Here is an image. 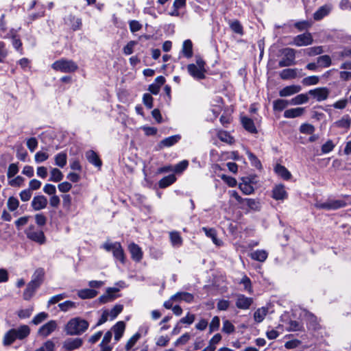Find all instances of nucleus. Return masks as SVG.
<instances>
[{"label": "nucleus", "instance_id": "obj_1", "mask_svg": "<svg viewBox=\"0 0 351 351\" xmlns=\"http://www.w3.org/2000/svg\"><path fill=\"white\" fill-rule=\"evenodd\" d=\"M30 334V328L27 325H21L17 328H12L6 332L3 338V345L9 346L16 339L23 340Z\"/></svg>", "mask_w": 351, "mask_h": 351}, {"label": "nucleus", "instance_id": "obj_2", "mask_svg": "<svg viewBox=\"0 0 351 351\" xmlns=\"http://www.w3.org/2000/svg\"><path fill=\"white\" fill-rule=\"evenodd\" d=\"M88 322L80 317H75L69 321L65 331L69 335H80L88 328Z\"/></svg>", "mask_w": 351, "mask_h": 351}, {"label": "nucleus", "instance_id": "obj_3", "mask_svg": "<svg viewBox=\"0 0 351 351\" xmlns=\"http://www.w3.org/2000/svg\"><path fill=\"white\" fill-rule=\"evenodd\" d=\"M51 67L62 73H73L78 69V66L74 61L64 58L55 61Z\"/></svg>", "mask_w": 351, "mask_h": 351}, {"label": "nucleus", "instance_id": "obj_4", "mask_svg": "<svg viewBox=\"0 0 351 351\" xmlns=\"http://www.w3.org/2000/svg\"><path fill=\"white\" fill-rule=\"evenodd\" d=\"M103 248L107 252H112L115 259L119 261L124 264L125 262V256L123 249L119 242L109 243L106 242L103 245Z\"/></svg>", "mask_w": 351, "mask_h": 351}, {"label": "nucleus", "instance_id": "obj_5", "mask_svg": "<svg viewBox=\"0 0 351 351\" xmlns=\"http://www.w3.org/2000/svg\"><path fill=\"white\" fill-rule=\"evenodd\" d=\"M296 51L292 48H285L282 50V58L279 61L280 67H287L295 64Z\"/></svg>", "mask_w": 351, "mask_h": 351}, {"label": "nucleus", "instance_id": "obj_6", "mask_svg": "<svg viewBox=\"0 0 351 351\" xmlns=\"http://www.w3.org/2000/svg\"><path fill=\"white\" fill-rule=\"evenodd\" d=\"M27 237L39 244L45 243V237L44 232L40 230H37L34 226H29L25 231Z\"/></svg>", "mask_w": 351, "mask_h": 351}, {"label": "nucleus", "instance_id": "obj_7", "mask_svg": "<svg viewBox=\"0 0 351 351\" xmlns=\"http://www.w3.org/2000/svg\"><path fill=\"white\" fill-rule=\"evenodd\" d=\"M347 206V203L343 199H331L326 202L316 204V207L326 210H337Z\"/></svg>", "mask_w": 351, "mask_h": 351}, {"label": "nucleus", "instance_id": "obj_8", "mask_svg": "<svg viewBox=\"0 0 351 351\" xmlns=\"http://www.w3.org/2000/svg\"><path fill=\"white\" fill-rule=\"evenodd\" d=\"M313 38L311 33L306 32L302 34L298 35L293 38L291 45L297 47L308 46L313 43Z\"/></svg>", "mask_w": 351, "mask_h": 351}, {"label": "nucleus", "instance_id": "obj_9", "mask_svg": "<svg viewBox=\"0 0 351 351\" xmlns=\"http://www.w3.org/2000/svg\"><path fill=\"white\" fill-rule=\"evenodd\" d=\"M329 93V90L326 87L310 90L308 93V94L315 98L317 101L326 100L328 97Z\"/></svg>", "mask_w": 351, "mask_h": 351}, {"label": "nucleus", "instance_id": "obj_10", "mask_svg": "<svg viewBox=\"0 0 351 351\" xmlns=\"http://www.w3.org/2000/svg\"><path fill=\"white\" fill-rule=\"evenodd\" d=\"M119 289L115 287H109L107 289L106 293L101 295L98 300L101 304H106L109 302L113 301L117 296L115 293L118 292Z\"/></svg>", "mask_w": 351, "mask_h": 351}, {"label": "nucleus", "instance_id": "obj_11", "mask_svg": "<svg viewBox=\"0 0 351 351\" xmlns=\"http://www.w3.org/2000/svg\"><path fill=\"white\" fill-rule=\"evenodd\" d=\"M252 303L253 298L246 297L243 294H239L237 295L235 304L238 308L246 310L250 308Z\"/></svg>", "mask_w": 351, "mask_h": 351}, {"label": "nucleus", "instance_id": "obj_12", "mask_svg": "<svg viewBox=\"0 0 351 351\" xmlns=\"http://www.w3.org/2000/svg\"><path fill=\"white\" fill-rule=\"evenodd\" d=\"M189 73L195 79L202 80L205 78L206 70H203L195 64H189L187 66Z\"/></svg>", "mask_w": 351, "mask_h": 351}, {"label": "nucleus", "instance_id": "obj_13", "mask_svg": "<svg viewBox=\"0 0 351 351\" xmlns=\"http://www.w3.org/2000/svg\"><path fill=\"white\" fill-rule=\"evenodd\" d=\"M57 328V323L55 320H51L43 325L38 330L39 335L46 337L53 332Z\"/></svg>", "mask_w": 351, "mask_h": 351}, {"label": "nucleus", "instance_id": "obj_14", "mask_svg": "<svg viewBox=\"0 0 351 351\" xmlns=\"http://www.w3.org/2000/svg\"><path fill=\"white\" fill-rule=\"evenodd\" d=\"M83 341L81 338L67 339L63 343V348L67 351H72L82 346Z\"/></svg>", "mask_w": 351, "mask_h": 351}, {"label": "nucleus", "instance_id": "obj_15", "mask_svg": "<svg viewBox=\"0 0 351 351\" xmlns=\"http://www.w3.org/2000/svg\"><path fill=\"white\" fill-rule=\"evenodd\" d=\"M47 199L44 195H37L34 197L32 201V207L34 210L44 209L47 205Z\"/></svg>", "mask_w": 351, "mask_h": 351}, {"label": "nucleus", "instance_id": "obj_16", "mask_svg": "<svg viewBox=\"0 0 351 351\" xmlns=\"http://www.w3.org/2000/svg\"><path fill=\"white\" fill-rule=\"evenodd\" d=\"M45 277V271L43 268H38L36 269L34 273L32 276V280L29 282L32 285L35 286L37 288L41 285L44 280Z\"/></svg>", "mask_w": 351, "mask_h": 351}, {"label": "nucleus", "instance_id": "obj_17", "mask_svg": "<svg viewBox=\"0 0 351 351\" xmlns=\"http://www.w3.org/2000/svg\"><path fill=\"white\" fill-rule=\"evenodd\" d=\"M287 196L285 186L282 184L276 185L272 190V197L276 200H284Z\"/></svg>", "mask_w": 351, "mask_h": 351}, {"label": "nucleus", "instance_id": "obj_18", "mask_svg": "<svg viewBox=\"0 0 351 351\" xmlns=\"http://www.w3.org/2000/svg\"><path fill=\"white\" fill-rule=\"evenodd\" d=\"M128 250L131 254V257L134 261L139 262L142 259L143 252L138 245L132 243L129 245Z\"/></svg>", "mask_w": 351, "mask_h": 351}, {"label": "nucleus", "instance_id": "obj_19", "mask_svg": "<svg viewBox=\"0 0 351 351\" xmlns=\"http://www.w3.org/2000/svg\"><path fill=\"white\" fill-rule=\"evenodd\" d=\"M332 5L326 4L321 6L313 14V19L315 21H319L327 16L332 10Z\"/></svg>", "mask_w": 351, "mask_h": 351}, {"label": "nucleus", "instance_id": "obj_20", "mask_svg": "<svg viewBox=\"0 0 351 351\" xmlns=\"http://www.w3.org/2000/svg\"><path fill=\"white\" fill-rule=\"evenodd\" d=\"M181 138V136L180 134H176L162 140L159 144L158 147L160 149H162L163 147H169L173 146L176 143H177Z\"/></svg>", "mask_w": 351, "mask_h": 351}, {"label": "nucleus", "instance_id": "obj_21", "mask_svg": "<svg viewBox=\"0 0 351 351\" xmlns=\"http://www.w3.org/2000/svg\"><path fill=\"white\" fill-rule=\"evenodd\" d=\"M85 156L90 163L98 168L101 167L102 162L95 152L88 150L86 152Z\"/></svg>", "mask_w": 351, "mask_h": 351}, {"label": "nucleus", "instance_id": "obj_22", "mask_svg": "<svg viewBox=\"0 0 351 351\" xmlns=\"http://www.w3.org/2000/svg\"><path fill=\"white\" fill-rule=\"evenodd\" d=\"M301 89L299 85L287 86L280 90L279 95L280 97H288L299 93Z\"/></svg>", "mask_w": 351, "mask_h": 351}, {"label": "nucleus", "instance_id": "obj_23", "mask_svg": "<svg viewBox=\"0 0 351 351\" xmlns=\"http://www.w3.org/2000/svg\"><path fill=\"white\" fill-rule=\"evenodd\" d=\"M171 299L175 301H184L187 303H191L194 300V296L188 292H178L171 296Z\"/></svg>", "mask_w": 351, "mask_h": 351}, {"label": "nucleus", "instance_id": "obj_24", "mask_svg": "<svg viewBox=\"0 0 351 351\" xmlns=\"http://www.w3.org/2000/svg\"><path fill=\"white\" fill-rule=\"evenodd\" d=\"M66 24L70 25L73 31L79 29L82 26V21L80 19L75 18L73 15L69 14L64 18Z\"/></svg>", "mask_w": 351, "mask_h": 351}, {"label": "nucleus", "instance_id": "obj_25", "mask_svg": "<svg viewBox=\"0 0 351 351\" xmlns=\"http://www.w3.org/2000/svg\"><path fill=\"white\" fill-rule=\"evenodd\" d=\"M125 324L122 321L118 322L112 328V330L114 333V340L116 341H119L120 340V339L122 337L123 332L125 331Z\"/></svg>", "mask_w": 351, "mask_h": 351}, {"label": "nucleus", "instance_id": "obj_26", "mask_svg": "<svg viewBox=\"0 0 351 351\" xmlns=\"http://www.w3.org/2000/svg\"><path fill=\"white\" fill-rule=\"evenodd\" d=\"M98 294V291L93 289H84L79 290L77 295L81 299H91L95 298Z\"/></svg>", "mask_w": 351, "mask_h": 351}, {"label": "nucleus", "instance_id": "obj_27", "mask_svg": "<svg viewBox=\"0 0 351 351\" xmlns=\"http://www.w3.org/2000/svg\"><path fill=\"white\" fill-rule=\"evenodd\" d=\"M304 111V108L301 107L291 108L285 111L284 116L286 118H295L302 116Z\"/></svg>", "mask_w": 351, "mask_h": 351}, {"label": "nucleus", "instance_id": "obj_28", "mask_svg": "<svg viewBox=\"0 0 351 351\" xmlns=\"http://www.w3.org/2000/svg\"><path fill=\"white\" fill-rule=\"evenodd\" d=\"M275 172L285 180H288L291 178V173L288 169L281 165H277L274 168Z\"/></svg>", "mask_w": 351, "mask_h": 351}, {"label": "nucleus", "instance_id": "obj_29", "mask_svg": "<svg viewBox=\"0 0 351 351\" xmlns=\"http://www.w3.org/2000/svg\"><path fill=\"white\" fill-rule=\"evenodd\" d=\"M297 69H285L279 75L280 78L284 80L294 79L297 77Z\"/></svg>", "mask_w": 351, "mask_h": 351}, {"label": "nucleus", "instance_id": "obj_30", "mask_svg": "<svg viewBox=\"0 0 351 351\" xmlns=\"http://www.w3.org/2000/svg\"><path fill=\"white\" fill-rule=\"evenodd\" d=\"M243 206H247L250 210L258 211L261 209V204L258 201L251 199V198H245L243 199Z\"/></svg>", "mask_w": 351, "mask_h": 351}, {"label": "nucleus", "instance_id": "obj_31", "mask_svg": "<svg viewBox=\"0 0 351 351\" xmlns=\"http://www.w3.org/2000/svg\"><path fill=\"white\" fill-rule=\"evenodd\" d=\"M268 254L265 250H258L251 253L250 257L257 261L264 262L267 258Z\"/></svg>", "mask_w": 351, "mask_h": 351}, {"label": "nucleus", "instance_id": "obj_32", "mask_svg": "<svg viewBox=\"0 0 351 351\" xmlns=\"http://www.w3.org/2000/svg\"><path fill=\"white\" fill-rule=\"evenodd\" d=\"M55 165L60 168H63L66 165L67 155L65 152H60L54 157Z\"/></svg>", "mask_w": 351, "mask_h": 351}, {"label": "nucleus", "instance_id": "obj_33", "mask_svg": "<svg viewBox=\"0 0 351 351\" xmlns=\"http://www.w3.org/2000/svg\"><path fill=\"white\" fill-rule=\"evenodd\" d=\"M38 288L32 285L31 283H28L26 289H25L23 297L25 300H29L35 294L36 291Z\"/></svg>", "mask_w": 351, "mask_h": 351}, {"label": "nucleus", "instance_id": "obj_34", "mask_svg": "<svg viewBox=\"0 0 351 351\" xmlns=\"http://www.w3.org/2000/svg\"><path fill=\"white\" fill-rule=\"evenodd\" d=\"M241 123H242L243 128L247 131L257 132L256 130V128H255V126L254 124V121H252V119H251L248 117H243L241 118Z\"/></svg>", "mask_w": 351, "mask_h": 351}, {"label": "nucleus", "instance_id": "obj_35", "mask_svg": "<svg viewBox=\"0 0 351 351\" xmlns=\"http://www.w3.org/2000/svg\"><path fill=\"white\" fill-rule=\"evenodd\" d=\"M182 52L185 57L191 58L193 56V44L190 40H186L182 45Z\"/></svg>", "mask_w": 351, "mask_h": 351}, {"label": "nucleus", "instance_id": "obj_36", "mask_svg": "<svg viewBox=\"0 0 351 351\" xmlns=\"http://www.w3.org/2000/svg\"><path fill=\"white\" fill-rule=\"evenodd\" d=\"M176 181V177L173 175H169L162 178L158 183L159 187L161 189L166 188L172 184Z\"/></svg>", "mask_w": 351, "mask_h": 351}, {"label": "nucleus", "instance_id": "obj_37", "mask_svg": "<svg viewBox=\"0 0 351 351\" xmlns=\"http://www.w3.org/2000/svg\"><path fill=\"white\" fill-rule=\"evenodd\" d=\"M51 177L49 181L58 182L63 179V174L62 171L58 168H53L50 171Z\"/></svg>", "mask_w": 351, "mask_h": 351}, {"label": "nucleus", "instance_id": "obj_38", "mask_svg": "<svg viewBox=\"0 0 351 351\" xmlns=\"http://www.w3.org/2000/svg\"><path fill=\"white\" fill-rule=\"evenodd\" d=\"M203 231L205 232L206 235L208 237H210L212 239L213 243L217 245H221V241L217 239V234H216V231L215 229L213 228H205L204 227L202 228Z\"/></svg>", "mask_w": 351, "mask_h": 351}, {"label": "nucleus", "instance_id": "obj_39", "mask_svg": "<svg viewBox=\"0 0 351 351\" xmlns=\"http://www.w3.org/2000/svg\"><path fill=\"white\" fill-rule=\"evenodd\" d=\"M267 313V309L263 307L258 308L254 313V319L256 322L261 323L265 319Z\"/></svg>", "mask_w": 351, "mask_h": 351}, {"label": "nucleus", "instance_id": "obj_40", "mask_svg": "<svg viewBox=\"0 0 351 351\" xmlns=\"http://www.w3.org/2000/svg\"><path fill=\"white\" fill-rule=\"evenodd\" d=\"M317 63L319 66L328 67L332 64L331 58L328 55H324L317 58Z\"/></svg>", "mask_w": 351, "mask_h": 351}, {"label": "nucleus", "instance_id": "obj_41", "mask_svg": "<svg viewBox=\"0 0 351 351\" xmlns=\"http://www.w3.org/2000/svg\"><path fill=\"white\" fill-rule=\"evenodd\" d=\"M308 101V97L307 94H300L291 99V104L300 105L306 103Z\"/></svg>", "mask_w": 351, "mask_h": 351}, {"label": "nucleus", "instance_id": "obj_42", "mask_svg": "<svg viewBox=\"0 0 351 351\" xmlns=\"http://www.w3.org/2000/svg\"><path fill=\"white\" fill-rule=\"evenodd\" d=\"M231 29L236 34L243 35V26L238 20L231 21L229 23Z\"/></svg>", "mask_w": 351, "mask_h": 351}, {"label": "nucleus", "instance_id": "obj_43", "mask_svg": "<svg viewBox=\"0 0 351 351\" xmlns=\"http://www.w3.org/2000/svg\"><path fill=\"white\" fill-rule=\"evenodd\" d=\"M304 330L302 323L295 321L291 320L289 322L288 331H303Z\"/></svg>", "mask_w": 351, "mask_h": 351}, {"label": "nucleus", "instance_id": "obj_44", "mask_svg": "<svg viewBox=\"0 0 351 351\" xmlns=\"http://www.w3.org/2000/svg\"><path fill=\"white\" fill-rule=\"evenodd\" d=\"M141 335L139 332H136L126 343L125 349L126 351L130 350L136 343L141 338Z\"/></svg>", "mask_w": 351, "mask_h": 351}, {"label": "nucleus", "instance_id": "obj_45", "mask_svg": "<svg viewBox=\"0 0 351 351\" xmlns=\"http://www.w3.org/2000/svg\"><path fill=\"white\" fill-rule=\"evenodd\" d=\"M246 154L247 155L248 159L250 160L252 166L255 167L257 169H261L262 165L259 159L252 152L247 150Z\"/></svg>", "mask_w": 351, "mask_h": 351}, {"label": "nucleus", "instance_id": "obj_46", "mask_svg": "<svg viewBox=\"0 0 351 351\" xmlns=\"http://www.w3.org/2000/svg\"><path fill=\"white\" fill-rule=\"evenodd\" d=\"M304 51L305 53L309 56H315L322 54L324 52V50L322 46H317L307 48Z\"/></svg>", "mask_w": 351, "mask_h": 351}, {"label": "nucleus", "instance_id": "obj_47", "mask_svg": "<svg viewBox=\"0 0 351 351\" xmlns=\"http://www.w3.org/2000/svg\"><path fill=\"white\" fill-rule=\"evenodd\" d=\"M239 188L245 195H250L254 193V187L247 182H243L239 185Z\"/></svg>", "mask_w": 351, "mask_h": 351}, {"label": "nucleus", "instance_id": "obj_48", "mask_svg": "<svg viewBox=\"0 0 351 351\" xmlns=\"http://www.w3.org/2000/svg\"><path fill=\"white\" fill-rule=\"evenodd\" d=\"M274 110L276 111H282L289 104V102L285 99H278L274 101Z\"/></svg>", "mask_w": 351, "mask_h": 351}, {"label": "nucleus", "instance_id": "obj_49", "mask_svg": "<svg viewBox=\"0 0 351 351\" xmlns=\"http://www.w3.org/2000/svg\"><path fill=\"white\" fill-rule=\"evenodd\" d=\"M217 136L220 141L228 145H232L234 143V138L230 133H217Z\"/></svg>", "mask_w": 351, "mask_h": 351}, {"label": "nucleus", "instance_id": "obj_50", "mask_svg": "<svg viewBox=\"0 0 351 351\" xmlns=\"http://www.w3.org/2000/svg\"><path fill=\"white\" fill-rule=\"evenodd\" d=\"M351 119L348 117H343L341 120L337 121L335 125L341 129H349Z\"/></svg>", "mask_w": 351, "mask_h": 351}, {"label": "nucleus", "instance_id": "obj_51", "mask_svg": "<svg viewBox=\"0 0 351 351\" xmlns=\"http://www.w3.org/2000/svg\"><path fill=\"white\" fill-rule=\"evenodd\" d=\"M170 239L172 245L174 246H180L182 243V237L177 232H172L170 233Z\"/></svg>", "mask_w": 351, "mask_h": 351}, {"label": "nucleus", "instance_id": "obj_52", "mask_svg": "<svg viewBox=\"0 0 351 351\" xmlns=\"http://www.w3.org/2000/svg\"><path fill=\"white\" fill-rule=\"evenodd\" d=\"M19 171V166L17 163H12L9 165L8 171H7V177L8 179L13 178L16 176Z\"/></svg>", "mask_w": 351, "mask_h": 351}, {"label": "nucleus", "instance_id": "obj_53", "mask_svg": "<svg viewBox=\"0 0 351 351\" xmlns=\"http://www.w3.org/2000/svg\"><path fill=\"white\" fill-rule=\"evenodd\" d=\"M58 306L62 311L66 312L70 309L75 308L76 304L74 302L67 300L59 304Z\"/></svg>", "mask_w": 351, "mask_h": 351}, {"label": "nucleus", "instance_id": "obj_54", "mask_svg": "<svg viewBox=\"0 0 351 351\" xmlns=\"http://www.w3.org/2000/svg\"><path fill=\"white\" fill-rule=\"evenodd\" d=\"M302 82L305 86L315 85V84H318V82H319V77L315 75L308 76V77H304L302 80Z\"/></svg>", "mask_w": 351, "mask_h": 351}, {"label": "nucleus", "instance_id": "obj_55", "mask_svg": "<svg viewBox=\"0 0 351 351\" xmlns=\"http://www.w3.org/2000/svg\"><path fill=\"white\" fill-rule=\"evenodd\" d=\"M33 311H34V307L30 306L28 308L21 309V310L19 311L17 313V315L19 316V317L20 319L29 318L31 316Z\"/></svg>", "mask_w": 351, "mask_h": 351}, {"label": "nucleus", "instance_id": "obj_56", "mask_svg": "<svg viewBox=\"0 0 351 351\" xmlns=\"http://www.w3.org/2000/svg\"><path fill=\"white\" fill-rule=\"evenodd\" d=\"M48 317V314L45 312H41L37 314L32 320V323L38 325L45 321Z\"/></svg>", "mask_w": 351, "mask_h": 351}, {"label": "nucleus", "instance_id": "obj_57", "mask_svg": "<svg viewBox=\"0 0 351 351\" xmlns=\"http://www.w3.org/2000/svg\"><path fill=\"white\" fill-rule=\"evenodd\" d=\"M19 205V200L14 197H10L8 200V208L10 211H14L17 209Z\"/></svg>", "mask_w": 351, "mask_h": 351}, {"label": "nucleus", "instance_id": "obj_58", "mask_svg": "<svg viewBox=\"0 0 351 351\" xmlns=\"http://www.w3.org/2000/svg\"><path fill=\"white\" fill-rule=\"evenodd\" d=\"M235 330L234 325L229 321L225 320L223 322L222 331L227 334L232 333Z\"/></svg>", "mask_w": 351, "mask_h": 351}, {"label": "nucleus", "instance_id": "obj_59", "mask_svg": "<svg viewBox=\"0 0 351 351\" xmlns=\"http://www.w3.org/2000/svg\"><path fill=\"white\" fill-rule=\"evenodd\" d=\"M25 179L21 176H18L15 178L10 180L8 181V184L13 187H19L23 184Z\"/></svg>", "mask_w": 351, "mask_h": 351}, {"label": "nucleus", "instance_id": "obj_60", "mask_svg": "<svg viewBox=\"0 0 351 351\" xmlns=\"http://www.w3.org/2000/svg\"><path fill=\"white\" fill-rule=\"evenodd\" d=\"M112 332L111 331H107L105 333L101 342L99 343V347L112 346L111 345H110V341L112 339Z\"/></svg>", "mask_w": 351, "mask_h": 351}, {"label": "nucleus", "instance_id": "obj_61", "mask_svg": "<svg viewBox=\"0 0 351 351\" xmlns=\"http://www.w3.org/2000/svg\"><path fill=\"white\" fill-rule=\"evenodd\" d=\"M123 306L121 304H116L109 312V315L110 316L112 319H114L117 317V315L121 313L123 311Z\"/></svg>", "mask_w": 351, "mask_h": 351}, {"label": "nucleus", "instance_id": "obj_62", "mask_svg": "<svg viewBox=\"0 0 351 351\" xmlns=\"http://www.w3.org/2000/svg\"><path fill=\"white\" fill-rule=\"evenodd\" d=\"M191 335L188 332H186L175 341L174 345L176 346L185 345L189 341Z\"/></svg>", "mask_w": 351, "mask_h": 351}, {"label": "nucleus", "instance_id": "obj_63", "mask_svg": "<svg viewBox=\"0 0 351 351\" xmlns=\"http://www.w3.org/2000/svg\"><path fill=\"white\" fill-rule=\"evenodd\" d=\"M220 325V319L218 316H215L209 325L210 332H213L219 329Z\"/></svg>", "mask_w": 351, "mask_h": 351}, {"label": "nucleus", "instance_id": "obj_64", "mask_svg": "<svg viewBox=\"0 0 351 351\" xmlns=\"http://www.w3.org/2000/svg\"><path fill=\"white\" fill-rule=\"evenodd\" d=\"M335 146L333 142L331 140H328L322 146V152L323 154H328L332 151Z\"/></svg>", "mask_w": 351, "mask_h": 351}]
</instances>
